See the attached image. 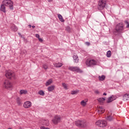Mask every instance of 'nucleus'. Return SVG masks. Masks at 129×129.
Instances as JSON below:
<instances>
[{"label":"nucleus","mask_w":129,"mask_h":129,"mask_svg":"<svg viewBox=\"0 0 129 129\" xmlns=\"http://www.w3.org/2000/svg\"><path fill=\"white\" fill-rule=\"evenodd\" d=\"M115 32L118 34H121L124 31V24L122 22L118 23L115 26Z\"/></svg>","instance_id":"f257e3e1"},{"label":"nucleus","mask_w":129,"mask_h":129,"mask_svg":"<svg viewBox=\"0 0 129 129\" xmlns=\"http://www.w3.org/2000/svg\"><path fill=\"white\" fill-rule=\"evenodd\" d=\"M2 4H4L6 7L9 8L11 11L14 10V2L12 0H4Z\"/></svg>","instance_id":"f03ea898"},{"label":"nucleus","mask_w":129,"mask_h":129,"mask_svg":"<svg viewBox=\"0 0 129 129\" xmlns=\"http://www.w3.org/2000/svg\"><path fill=\"white\" fill-rule=\"evenodd\" d=\"M106 5V0H100L98 5V9L100 11L104 10Z\"/></svg>","instance_id":"7ed1b4c3"},{"label":"nucleus","mask_w":129,"mask_h":129,"mask_svg":"<svg viewBox=\"0 0 129 129\" xmlns=\"http://www.w3.org/2000/svg\"><path fill=\"white\" fill-rule=\"evenodd\" d=\"M97 64V61L94 59H87L86 61V64L88 67H90L91 66H93L94 65H96Z\"/></svg>","instance_id":"20e7f679"},{"label":"nucleus","mask_w":129,"mask_h":129,"mask_svg":"<svg viewBox=\"0 0 129 129\" xmlns=\"http://www.w3.org/2000/svg\"><path fill=\"white\" fill-rule=\"evenodd\" d=\"M107 124V122L104 120H99L96 122V125H98L100 127H105Z\"/></svg>","instance_id":"39448f33"},{"label":"nucleus","mask_w":129,"mask_h":129,"mask_svg":"<svg viewBox=\"0 0 129 129\" xmlns=\"http://www.w3.org/2000/svg\"><path fill=\"white\" fill-rule=\"evenodd\" d=\"M69 70L73 72H77L78 73H82V71L78 67H70Z\"/></svg>","instance_id":"423d86ee"},{"label":"nucleus","mask_w":129,"mask_h":129,"mask_svg":"<svg viewBox=\"0 0 129 129\" xmlns=\"http://www.w3.org/2000/svg\"><path fill=\"white\" fill-rule=\"evenodd\" d=\"M5 76L7 78H8V79H11L12 77H14V76H15V74H14V72H13V71L8 70L6 71Z\"/></svg>","instance_id":"0eeeda50"},{"label":"nucleus","mask_w":129,"mask_h":129,"mask_svg":"<svg viewBox=\"0 0 129 129\" xmlns=\"http://www.w3.org/2000/svg\"><path fill=\"white\" fill-rule=\"evenodd\" d=\"M76 125L80 127H84L86 125V124L85 123V120H79L76 121Z\"/></svg>","instance_id":"6e6552de"},{"label":"nucleus","mask_w":129,"mask_h":129,"mask_svg":"<svg viewBox=\"0 0 129 129\" xmlns=\"http://www.w3.org/2000/svg\"><path fill=\"white\" fill-rule=\"evenodd\" d=\"M61 120V117L60 116L56 115L54 117L53 119L52 120V122L54 123V124H57L58 122H60Z\"/></svg>","instance_id":"1a4fd4ad"},{"label":"nucleus","mask_w":129,"mask_h":129,"mask_svg":"<svg viewBox=\"0 0 129 129\" xmlns=\"http://www.w3.org/2000/svg\"><path fill=\"white\" fill-rule=\"evenodd\" d=\"M3 86H4V87L7 89L12 88L13 86V85H12V83H11V82H10V81H9L8 80H6L5 81Z\"/></svg>","instance_id":"9d476101"},{"label":"nucleus","mask_w":129,"mask_h":129,"mask_svg":"<svg viewBox=\"0 0 129 129\" xmlns=\"http://www.w3.org/2000/svg\"><path fill=\"white\" fill-rule=\"evenodd\" d=\"M23 106L25 108H30L32 106V103L30 101H27L24 103Z\"/></svg>","instance_id":"9b49d317"},{"label":"nucleus","mask_w":129,"mask_h":129,"mask_svg":"<svg viewBox=\"0 0 129 129\" xmlns=\"http://www.w3.org/2000/svg\"><path fill=\"white\" fill-rule=\"evenodd\" d=\"M41 123L43 125H45L46 126H48L50 123L49 122V120L47 119H43L41 121Z\"/></svg>","instance_id":"f8f14e48"},{"label":"nucleus","mask_w":129,"mask_h":129,"mask_svg":"<svg viewBox=\"0 0 129 129\" xmlns=\"http://www.w3.org/2000/svg\"><path fill=\"white\" fill-rule=\"evenodd\" d=\"M123 100L124 101H129V94H125L123 96Z\"/></svg>","instance_id":"ddd939ff"},{"label":"nucleus","mask_w":129,"mask_h":129,"mask_svg":"<svg viewBox=\"0 0 129 129\" xmlns=\"http://www.w3.org/2000/svg\"><path fill=\"white\" fill-rule=\"evenodd\" d=\"M11 29L14 32H17L18 31V27L15 25V24H12L11 26Z\"/></svg>","instance_id":"4468645a"},{"label":"nucleus","mask_w":129,"mask_h":129,"mask_svg":"<svg viewBox=\"0 0 129 129\" xmlns=\"http://www.w3.org/2000/svg\"><path fill=\"white\" fill-rule=\"evenodd\" d=\"M113 100H115V98L114 97V96H111V97H110L108 98L107 102L108 103H109L110 102L113 101Z\"/></svg>","instance_id":"2eb2a0df"},{"label":"nucleus","mask_w":129,"mask_h":129,"mask_svg":"<svg viewBox=\"0 0 129 129\" xmlns=\"http://www.w3.org/2000/svg\"><path fill=\"white\" fill-rule=\"evenodd\" d=\"M0 10L2 12H3V13H6V5L4 4H2L1 5Z\"/></svg>","instance_id":"dca6fc26"},{"label":"nucleus","mask_w":129,"mask_h":129,"mask_svg":"<svg viewBox=\"0 0 129 129\" xmlns=\"http://www.w3.org/2000/svg\"><path fill=\"white\" fill-rule=\"evenodd\" d=\"M73 59L75 63H78V62H79V58H78V56H77V55H74L73 56Z\"/></svg>","instance_id":"f3484780"},{"label":"nucleus","mask_w":129,"mask_h":129,"mask_svg":"<svg viewBox=\"0 0 129 129\" xmlns=\"http://www.w3.org/2000/svg\"><path fill=\"white\" fill-rule=\"evenodd\" d=\"M54 66H55V67H56L57 68H60V67H62V66H63V64L61 62H57L54 64Z\"/></svg>","instance_id":"a211bd4d"},{"label":"nucleus","mask_w":129,"mask_h":129,"mask_svg":"<svg viewBox=\"0 0 129 129\" xmlns=\"http://www.w3.org/2000/svg\"><path fill=\"white\" fill-rule=\"evenodd\" d=\"M55 89V86H50L47 88V90L49 92L53 91Z\"/></svg>","instance_id":"6ab92c4d"},{"label":"nucleus","mask_w":129,"mask_h":129,"mask_svg":"<svg viewBox=\"0 0 129 129\" xmlns=\"http://www.w3.org/2000/svg\"><path fill=\"white\" fill-rule=\"evenodd\" d=\"M57 17L59 21H60L61 23H64V19H63V17L62 16V15H61V14H58Z\"/></svg>","instance_id":"aec40b11"},{"label":"nucleus","mask_w":129,"mask_h":129,"mask_svg":"<svg viewBox=\"0 0 129 129\" xmlns=\"http://www.w3.org/2000/svg\"><path fill=\"white\" fill-rule=\"evenodd\" d=\"M19 93L21 95L23 94H27V93H28V91H27V90H21Z\"/></svg>","instance_id":"412c9836"},{"label":"nucleus","mask_w":129,"mask_h":129,"mask_svg":"<svg viewBox=\"0 0 129 129\" xmlns=\"http://www.w3.org/2000/svg\"><path fill=\"white\" fill-rule=\"evenodd\" d=\"M53 82V80L52 79H49L48 80L46 83H45V85L46 86H48V85H50L51 84H52Z\"/></svg>","instance_id":"4be33fe9"},{"label":"nucleus","mask_w":129,"mask_h":129,"mask_svg":"<svg viewBox=\"0 0 129 129\" xmlns=\"http://www.w3.org/2000/svg\"><path fill=\"white\" fill-rule=\"evenodd\" d=\"M105 110L104 108L102 106L99 107V108L98 109V111L99 112H100V113H103Z\"/></svg>","instance_id":"5701e85b"},{"label":"nucleus","mask_w":129,"mask_h":129,"mask_svg":"<svg viewBox=\"0 0 129 129\" xmlns=\"http://www.w3.org/2000/svg\"><path fill=\"white\" fill-rule=\"evenodd\" d=\"M98 79L100 80V81H103V80L105 79V76L104 75H102L101 76H99L98 77Z\"/></svg>","instance_id":"b1692460"},{"label":"nucleus","mask_w":129,"mask_h":129,"mask_svg":"<svg viewBox=\"0 0 129 129\" xmlns=\"http://www.w3.org/2000/svg\"><path fill=\"white\" fill-rule=\"evenodd\" d=\"M106 56L107 58H110V57H111V51L110 50L107 51Z\"/></svg>","instance_id":"393cba45"},{"label":"nucleus","mask_w":129,"mask_h":129,"mask_svg":"<svg viewBox=\"0 0 129 129\" xmlns=\"http://www.w3.org/2000/svg\"><path fill=\"white\" fill-rule=\"evenodd\" d=\"M16 101H17V104H18V105H21V103H22V101L21 100V98H17L16 99Z\"/></svg>","instance_id":"a878e982"},{"label":"nucleus","mask_w":129,"mask_h":129,"mask_svg":"<svg viewBox=\"0 0 129 129\" xmlns=\"http://www.w3.org/2000/svg\"><path fill=\"white\" fill-rule=\"evenodd\" d=\"M106 119L107 120H108V121H112V120H113V117H112L111 116H108Z\"/></svg>","instance_id":"bb28decb"},{"label":"nucleus","mask_w":129,"mask_h":129,"mask_svg":"<svg viewBox=\"0 0 129 129\" xmlns=\"http://www.w3.org/2000/svg\"><path fill=\"white\" fill-rule=\"evenodd\" d=\"M87 102V101L82 100L81 102V105H82V106H85V105H86Z\"/></svg>","instance_id":"cd10ccee"},{"label":"nucleus","mask_w":129,"mask_h":129,"mask_svg":"<svg viewBox=\"0 0 129 129\" xmlns=\"http://www.w3.org/2000/svg\"><path fill=\"white\" fill-rule=\"evenodd\" d=\"M104 100H105V98H99L98 99V101H99V102H103V101H104Z\"/></svg>","instance_id":"c85d7f7f"},{"label":"nucleus","mask_w":129,"mask_h":129,"mask_svg":"<svg viewBox=\"0 0 129 129\" xmlns=\"http://www.w3.org/2000/svg\"><path fill=\"white\" fill-rule=\"evenodd\" d=\"M62 87H63L64 89L67 90L68 89V87H67V85L64 83L62 84Z\"/></svg>","instance_id":"c756f323"},{"label":"nucleus","mask_w":129,"mask_h":129,"mask_svg":"<svg viewBox=\"0 0 129 129\" xmlns=\"http://www.w3.org/2000/svg\"><path fill=\"white\" fill-rule=\"evenodd\" d=\"M38 94H39V95H44L45 93H44V91L41 90L38 92Z\"/></svg>","instance_id":"7c9ffc66"},{"label":"nucleus","mask_w":129,"mask_h":129,"mask_svg":"<svg viewBox=\"0 0 129 129\" xmlns=\"http://www.w3.org/2000/svg\"><path fill=\"white\" fill-rule=\"evenodd\" d=\"M43 68L45 70H47L48 69V66H47L46 64H44L43 65Z\"/></svg>","instance_id":"2f4dec72"},{"label":"nucleus","mask_w":129,"mask_h":129,"mask_svg":"<svg viewBox=\"0 0 129 129\" xmlns=\"http://www.w3.org/2000/svg\"><path fill=\"white\" fill-rule=\"evenodd\" d=\"M78 93V91H72L71 92V94L74 95V94H77Z\"/></svg>","instance_id":"473e14b6"},{"label":"nucleus","mask_w":129,"mask_h":129,"mask_svg":"<svg viewBox=\"0 0 129 129\" xmlns=\"http://www.w3.org/2000/svg\"><path fill=\"white\" fill-rule=\"evenodd\" d=\"M125 24H127L126 28H128L129 29V23L127 21H126Z\"/></svg>","instance_id":"72a5a7b5"},{"label":"nucleus","mask_w":129,"mask_h":129,"mask_svg":"<svg viewBox=\"0 0 129 129\" xmlns=\"http://www.w3.org/2000/svg\"><path fill=\"white\" fill-rule=\"evenodd\" d=\"M85 44L87 46H90V42H86Z\"/></svg>","instance_id":"f704fd0d"},{"label":"nucleus","mask_w":129,"mask_h":129,"mask_svg":"<svg viewBox=\"0 0 129 129\" xmlns=\"http://www.w3.org/2000/svg\"><path fill=\"white\" fill-rule=\"evenodd\" d=\"M40 128L41 129H50L48 127H45L44 126H41V127H40Z\"/></svg>","instance_id":"c9c22d12"},{"label":"nucleus","mask_w":129,"mask_h":129,"mask_svg":"<svg viewBox=\"0 0 129 129\" xmlns=\"http://www.w3.org/2000/svg\"><path fill=\"white\" fill-rule=\"evenodd\" d=\"M35 37H36V38H38V39H39V38H40V35H39V34H36L35 35Z\"/></svg>","instance_id":"e433bc0d"},{"label":"nucleus","mask_w":129,"mask_h":129,"mask_svg":"<svg viewBox=\"0 0 129 129\" xmlns=\"http://www.w3.org/2000/svg\"><path fill=\"white\" fill-rule=\"evenodd\" d=\"M95 93H96V94H99V91L97 90L95 91Z\"/></svg>","instance_id":"4c0bfd02"},{"label":"nucleus","mask_w":129,"mask_h":129,"mask_svg":"<svg viewBox=\"0 0 129 129\" xmlns=\"http://www.w3.org/2000/svg\"><path fill=\"white\" fill-rule=\"evenodd\" d=\"M38 40L39 41V42H43V39L42 38H38Z\"/></svg>","instance_id":"58836bf2"},{"label":"nucleus","mask_w":129,"mask_h":129,"mask_svg":"<svg viewBox=\"0 0 129 129\" xmlns=\"http://www.w3.org/2000/svg\"><path fill=\"white\" fill-rule=\"evenodd\" d=\"M66 30H67V31H70V28H69V27H67Z\"/></svg>","instance_id":"ea45409f"},{"label":"nucleus","mask_w":129,"mask_h":129,"mask_svg":"<svg viewBox=\"0 0 129 129\" xmlns=\"http://www.w3.org/2000/svg\"><path fill=\"white\" fill-rule=\"evenodd\" d=\"M52 1H53V0H48V2L49 3H51V2H52Z\"/></svg>","instance_id":"a19ab883"},{"label":"nucleus","mask_w":129,"mask_h":129,"mask_svg":"<svg viewBox=\"0 0 129 129\" xmlns=\"http://www.w3.org/2000/svg\"><path fill=\"white\" fill-rule=\"evenodd\" d=\"M32 27L33 28V29H35V28L36 27V26H32Z\"/></svg>","instance_id":"79ce46f5"},{"label":"nucleus","mask_w":129,"mask_h":129,"mask_svg":"<svg viewBox=\"0 0 129 129\" xmlns=\"http://www.w3.org/2000/svg\"><path fill=\"white\" fill-rule=\"evenodd\" d=\"M18 35H19V36H22V34H21V33H20V32H18Z\"/></svg>","instance_id":"37998d69"},{"label":"nucleus","mask_w":129,"mask_h":129,"mask_svg":"<svg viewBox=\"0 0 129 129\" xmlns=\"http://www.w3.org/2000/svg\"><path fill=\"white\" fill-rule=\"evenodd\" d=\"M103 95H107V94H106V93H104L103 94Z\"/></svg>","instance_id":"c03bdc74"},{"label":"nucleus","mask_w":129,"mask_h":129,"mask_svg":"<svg viewBox=\"0 0 129 129\" xmlns=\"http://www.w3.org/2000/svg\"><path fill=\"white\" fill-rule=\"evenodd\" d=\"M28 26H29V27L30 28H31V27H32V25H29Z\"/></svg>","instance_id":"a18cd8bd"}]
</instances>
